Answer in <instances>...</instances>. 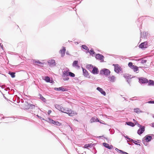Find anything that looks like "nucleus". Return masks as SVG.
<instances>
[{"label":"nucleus","instance_id":"2eb2a0df","mask_svg":"<svg viewBox=\"0 0 154 154\" xmlns=\"http://www.w3.org/2000/svg\"><path fill=\"white\" fill-rule=\"evenodd\" d=\"M54 90L56 91H67L66 89L64 88L63 87H60L59 88H55Z\"/></svg>","mask_w":154,"mask_h":154},{"label":"nucleus","instance_id":"cd10ccee","mask_svg":"<svg viewBox=\"0 0 154 154\" xmlns=\"http://www.w3.org/2000/svg\"><path fill=\"white\" fill-rule=\"evenodd\" d=\"M81 47L83 49H85V50H86L87 51H88L89 50V48L88 47L85 45H82L81 46Z\"/></svg>","mask_w":154,"mask_h":154},{"label":"nucleus","instance_id":"e433bc0d","mask_svg":"<svg viewBox=\"0 0 154 154\" xmlns=\"http://www.w3.org/2000/svg\"><path fill=\"white\" fill-rule=\"evenodd\" d=\"M143 35L144 37H147L148 33L147 32H143Z\"/></svg>","mask_w":154,"mask_h":154},{"label":"nucleus","instance_id":"f257e3e1","mask_svg":"<svg viewBox=\"0 0 154 154\" xmlns=\"http://www.w3.org/2000/svg\"><path fill=\"white\" fill-rule=\"evenodd\" d=\"M55 107L58 110L65 113L67 114L70 116H72L77 115V113L71 109L67 108H63L61 106L59 105H55Z\"/></svg>","mask_w":154,"mask_h":154},{"label":"nucleus","instance_id":"c756f323","mask_svg":"<svg viewBox=\"0 0 154 154\" xmlns=\"http://www.w3.org/2000/svg\"><path fill=\"white\" fill-rule=\"evenodd\" d=\"M45 80L47 82H50V79L49 77L48 76H45Z\"/></svg>","mask_w":154,"mask_h":154},{"label":"nucleus","instance_id":"39448f33","mask_svg":"<svg viewBox=\"0 0 154 154\" xmlns=\"http://www.w3.org/2000/svg\"><path fill=\"white\" fill-rule=\"evenodd\" d=\"M35 106L32 104H29L28 103L26 102L23 104V107L24 109H28L32 108Z\"/></svg>","mask_w":154,"mask_h":154},{"label":"nucleus","instance_id":"49530a36","mask_svg":"<svg viewBox=\"0 0 154 154\" xmlns=\"http://www.w3.org/2000/svg\"><path fill=\"white\" fill-rule=\"evenodd\" d=\"M151 126L152 127H154V122L152 123L151 124Z\"/></svg>","mask_w":154,"mask_h":154},{"label":"nucleus","instance_id":"20e7f679","mask_svg":"<svg viewBox=\"0 0 154 154\" xmlns=\"http://www.w3.org/2000/svg\"><path fill=\"white\" fill-rule=\"evenodd\" d=\"M48 122L50 123H51L54 124L55 125L60 126L61 125V123L57 121H55L50 118H48L47 119V120H45Z\"/></svg>","mask_w":154,"mask_h":154},{"label":"nucleus","instance_id":"b1692460","mask_svg":"<svg viewBox=\"0 0 154 154\" xmlns=\"http://www.w3.org/2000/svg\"><path fill=\"white\" fill-rule=\"evenodd\" d=\"M134 112L137 113H139L142 112V111L139 108H136L134 109Z\"/></svg>","mask_w":154,"mask_h":154},{"label":"nucleus","instance_id":"6e6d98bb","mask_svg":"<svg viewBox=\"0 0 154 154\" xmlns=\"http://www.w3.org/2000/svg\"><path fill=\"white\" fill-rule=\"evenodd\" d=\"M43 120H44V119H43Z\"/></svg>","mask_w":154,"mask_h":154},{"label":"nucleus","instance_id":"aec40b11","mask_svg":"<svg viewBox=\"0 0 154 154\" xmlns=\"http://www.w3.org/2000/svg\"><path fill=\"white\" fill-rule=\"evenodd\" d=\"M97 89L104 96H105L106 95V93L105 92L102 88L100 87H98L97 88Z\"/></svg>","mask_w":154,"mask_h":154},{"label":"nucleus","instance_id":"a878e982","mask_svg":"<svg viewBox=\"0 0 154 154\" xmlns=\"http://www.w3.org/2000/svg\"><path fill=\"white\" fill-rule=\"evenodd\" d=\"M92 72L93 74H97L98 72L97 68H93V69L92 70Z\"/></svg>","mask_w":154,"mask_h":154},{"label":"nucleus","instance_id":"c9c22d12","mask_svg":"<svg viewBox=\"0 0 154 154\" xmlns=\"http://www.w3.org/2000/svg\"><path fill=\"white\" fill-rule=\"evenodd\" d=\"M113 66H114V67H121L118 64H113L112 65Z\"/></svg>","mask_w":154,"mask_h":154},{"label":"nucleus","instance_id":"423d86ee","mask_svg":"<svg viewBox=\"0 0 154 154\" xmlns=\"http://www.w3.org/2000/svg\"><path fill=\"white\" fill-rule=\"evenodd\" d=\"M110 71L106 69H104L100 71V73L101 74H104L105 75H108L110 73Z\"/></svg>","mask_w":154,"mask_h":154},{"label":"nucleus","instance_id":"c85d7f7f","mask_svg":"<svg viewBox=\"0 0 154 154\" xmlns=\"http://www.w3.org/2000/svg\"><path fill=\"white\" fill-rule=\"evenodd\" d=\"M126 123L127 125L132 127H133L135 125L132 122H126Z\"/></svg>","mask_w":154,"mask_h":154},{"label":"nucleus","instance_id":"9d476101","mask_svg":"<svg viewBox=\"0 0 154 154\" xmlns=\"http://www.w3.org/2000/svg\"><path fill=\"white\" fill-rule=\"evenodd\" d=\"M48 63L50 66H54L56 65L55 61L53 59L49 60L48 61Z\"/></svg>","mask_w":154,"mask_h":154},{"label":"nucleus","instance_id":"a211bd4d","mask_svg":"<svg viewBox=\"0 0 154 154\" xmlns=\"http://www.w3.org/2000/svg\"><path fill=\"white\" fill-rule=\"evenodd\" d=\"M90 121L91 123H92L95 122H99V120L96 117H92ZM100 123L101 122H100Z\"/></svg>","mask_w":154,"mask_h":154},{"label":"nucleus","instance_id":"79ce46f5","mask_svg":"<svg viewBox=\"0 0 154 154\" xmlns=\"http://www.w3.org/2000/svg\"><path fill=\"white\" fill-rule=\"evenodd\" d=\"M148 103H153L154 104V101L151 100L148 102Z\"/></svg>","mask_w":154,"mask_h":154},{"label":"nucleus","instance_id":"3c124183","mask_svg":"<svg viewBox=\"0 0 154 154\" xmlns=\"http://www.w3.org/2000/svg\"><path fill=\"white\" fill-rule=\"evenodd\" d=\"M133 120L134 122H135V124L136 125L137 124V122L134 119H133Z\"/></svg>","mask_w":154,"mask_h":154},{"label":"nucleus","instance_id":"473e14b6","mask_svg":"<svg viewBox=\"0 0 154 154\" xmlns=\"http://www.w3.org/2000/svg\"><path fill=\"white\" fill-rule=\"evenodd\" d=\"M149 85H154V81L153 80H150L148 83Z\"/></svg>","mask_w":154,"mask_h":154},{"label":"nucleus","instance_id":"8fccbe9b","mask_svg":"<svg viewBox=\"0 0 154 154\" xmlns=\"http://www.w3.org/2000/svg\"><path fill=\"white\" fill-rule=\"evenodd\" d=\"M132 140L133 141V142L134 143H135L136 144V143H135L136 142H137V141H135V140Z\"/></svg>","mask_w":154,"mask_h":154},{"label":"nucleus","instance_id":"ddd939ff","mask_svg":"<svg viewBox=\"0 0 154 154\" xmlns=\"http://www.w3.org/2000/svg\"><path fill=\"white\" fill-rule=\"evenodd\" d=\"M131 76V75H124V77L126 79L127 81L129 83V82L131 81L132 77Z\"/></svg>","mask_w":154,"mask_h":154},{"label":"nucleus","instance_id":"dca6fc26","mask_svg":"<svg viewBox=\"0 0 154 154\" xmlns=\"http://www.w3.org/2000/svg\"><path fill=\"white\" fill-rule=\"evenodd\" d=\"M103 145L105 147L109 149H111L113 148V146L112 145L109 146V145L106 143H103Z\"/></svg>","mask_w":154,"mask_h":154},{"label":"nucleus","instance_id":"37998d69","mask_svg":"<svg viewBox=\"0 0 154 154\" xmlns=\"http://www.w3.org/2000/svg\"><path fill=\"white\" fill-rule=\"evenodd\" d=\"M51 110H49L48 111V114L49 115L51 113Z\"/></svg>","mask_w":154,"mask_h":154},{"label":"nucleus","instance_id":"6ab92c4d","mask_svg":"<svg viewBox=\"0 0 154 154\" xmlns=\"http://www.w3.org/2000/svg\"><path fill=\"white\" fill-rule=\"evenodd\" d=\"M82 68L84 75L85 77H89V74L88 71L86 69H84V68Z\"/></svg>","mask_w":154,"mask_h":154},{"label":"nucleus","instance_id":"2f4dec72","mask_svg":"<svg viewBox=\"0 0 154 154\" xmlns=\"http://www.w3.org/2000/svg\"><path fill=\"white\" fill-rule=\"evenodd\" d=\"M8 73L11 75L12 78H14L15 77V73L9 72Z\"/></svg>","mask_w":154,"mask_h":154},{"label":"nucleus","instance_id":"9b49d317","mask_svg":"<svg viewBox=\"0 0 154 154\" xmlns=\"http://www.w3.org/2000/svg\"><path fill=\"white\" fill-rule=\"evenodd\" d=\"M139 82L143 83H148V80L145 78L141 77L139 79Z\"/></svg>","mask_w":154,"mask_h":154},{"label":"nucleus","instance_id":"603ef678","mask_svg":"<svg viewBox=\"0 0 154 154\" xmlns=\"http://www.w3.org/2000/svg\"><path fill=\"white\" fill-rule=\"evenodd\" d=\"M115 150L117 151H118L119 150V149L117 148Z\"/></svg>","mask_w":154,"mask_h":154},{"label":"nucleus","instance_id":"72a5a7b5","mask_svg":"<svg viewBox=\"0 0 154 154\" xmlns=\"http://www.w3.org/2000/svg\"><path fill=\"white\" fill-rule=\"evenodd\" d=\"M68 73V75L72 77H74L75 76V74L73 73H72V72H69Z\"/></svg>","mask_w":154,"mask_h":154},{"label":"nucleus","instance_id":"6e6552de","mask_svg":"<svg viewBox=\"0 0 154 154\" xmlns=\"http://www.w3.org/2000/svg\"><path fill=\"white\" fill-rule=\"evenodd\" d=\"M140 48L141 49L146 48L148 47V44L147 42L141 43L139 46Z\"/></svg>","mask_w":154,"mask_h":154},{"label":"nucleus","instance_id":"7ed1b4c3","mask_svg":"<svg viewBox=\"0 0 154 154\" xmlns=\"http://www.w3.org/2000/svg\"><path fill=\"white\" fill-rule=\"evenodd\" d=\"M44 60L40 61L38 60H33V63L35 65H37L40 66H43L46 65V63L44 62Z\"/></svg>","mask_w":154,"mask_h":154},{"label":"nucleus","instance_id":"f3484780","mask_svg":"<svg viewBox=\"0 0 154 154\" xmlns=\"http://www.w3.org/2000/svg\"><path fill=\"white\" fill-rule=\"evenodd\" d=\"M69 70H64L63 72L62 77L63 78H66L69 74Z\"/></svg>","mask_w":154,"mask_h":154},{"label":"nucleus","instance_id":"58836bf2","mask_svg":"<svg viewBox=\"0 0 154 154\" xmlns=\"http://www.w3.org/2000/svg\"><path fill=\"white\" fill-rule=\"evenodd\" d=\"M133 69V71L134 72H136L138 70V68H132Z\"/></svg>","mask_w":154,"mask_h":154},{"label":"nucleus","instance_id":"f03ea898","mask_svg":"<svg viewBox=\"0 0 154 154\" xmlns=\"http://www.w3.org/2000/svg\"><path fill=\"white\" fill-rule=\"evenodd\" d=\"M149 17V16H143L139 18L137 21V23L138 26L139 27V28L140 27H141L142 24V20H144L145 19L148 18Z\"/></svg>","mask_w":154,"mask_h":154},{"label":"nucleus","instance_id":"7c9ffc66","mask_svg":"<svg viewBox=\"0 0 154 154\" xmlns=\"http://www.w3.org/2000/svg\"><path fill=\"white\" fill-rule=\"evenodd\" d=\"M85 67H96V66L92 65L91 64H86Z\"/></svg>","mask_w":154,"mask_h":154},{"label":"nucleus","instance_id":"1a4fd4ad","mask_svg":"<svg viewBox=\"0 0 154 154\" xmlns=\"http://www.w3.org/2000/svg\"><path fill=\"white\" fill-rule=\"evenodd\" d=\"M138 125L140 126V128L137 131V133L138 134L140 135L142 134L145 131V127L140 125L139 124H137Z\"/></svg>","mask_w":154,"mask_h":154},{"label":"nucleus","instance_id":"a18cd8bd","mask_svg":"<svg viewBox=\"0 0 154 154\" xmlns=\"http://www.w3.org/2000/svg\"><path fill=\"white\" fill-rule=\"evenodd\" d=\"M122 153H123V154H128V153H127V152H126L124 151H123Z\"/></svg>","mask_w":154,"mask_h":154},{"label":"nucleus","instance_id":"c03bdc74","mask_svg":"<svg viewBox=\"0 0 154 154\" xmlns=\"http://www.w3.org/2000/svg\"><path fill=\"white\" fill-rule=\"evenodd\" d=\"M118 152H119L120 153H122L123 151H122V150H119V151H118Z\"/></svg>","mask_w":154,"mask_h":154},{"label":"nucleus","instance_id":"ea45409f","mask_svg":"<svg viewBox=\"0 0 154 154\" xmlns=\"http://www.w3.org/2000/svg\"><path fill=\"white\" fill-rule=\"evenodd\" d=\"M146 60H142L141 61V63H144L146 62Z\"/></svg>","mask_w":154,"mask_h":154},{"label":"nucleus","instance_id":"de8ad7c7","mask_svg":"<svg viewBox=\"0 0 154 154\" xmlns=\"http://www.w3.org/2000/svg\"><path fill=\"white\" fill-rule=\"evenodd\" d=\"M142 32H141V30H140V38H141V37H142Z\"/></svg>","mask_w":154,"mask_h":154},{"label":"nucleus","instance_id":"393cba45","mask_svg":"<svg viewBox=\"0 0 154 154\" xmlns=\"http://www.w3.org/2000/svg\"><path fill=\"white\" fill-rule=\"evenodd\" d=\"M78 61L75 60L73 62L72 65L73 66H77V67H80V66L78 65Z\"/></svg>","mask_w":154,"mask_h":154},{"label":"nucleus","instance_id":"4468645a","mask_svg":"<svg viewBox=\"0 0 154 154\" xmlns=\"http://www.w3.org/2000/svg\"><path fill=\"white\" fill-rule=\"evenodd\" d=\"M63 49L60 51V53L61 54V57H63L65 55L66 52V48L65 47H63Z\"/></svg>","mask_w":154,"mask_h":154},{"label":"nucleus","instance_id":"f8f14e48","mask_svg":"<svg viewBox=\"0 0 154 154\" xmlns=\"http://www.w3.org/2000/svg\"><path fill=\"white\" fill-rule=\"evenodd\" d=\"M109 81L111 82H115L116 80L115 77L114 75L110 76L108 78Z\"/></svg>","mask_w":154,"mask_h":154},{"label":"nucleus","instance_id":"5fc2aeb1","mask_svg":"<svg viewBox=\"0 0 154 154\" xmlns=\"http://www.w3.org/2000/svg\"><path fill=\"white\" fill-rule=\"evenodd\" d=\"M153 118H154V115L153 116Z\"/></svg>","mask_w":154,"mask_h":154},{"label":"nucleus","instance_id":"a19ab883","mask_svg":"<svg viewBox=\"0 0 154 154\" xmlns=\"http://www.w3.org/2000/svg\"><path fill=\"white\" fill-rule=\"evenodd\" d=\"M69 79V78L67 77L66 78H64L63 79V80L64 81L66 80H68Z\"/></svg>","mask_w":154,"mask_h":154},{"label":"nucleus","instance_id":"bb28decb","mask_svg":"<svg viewBox=\"0 0 154 154\" xmlns=\"http://www.w3.org/2000/svg\"><path fill=\"white\" fill-rule=\"evenodd\" d=\"M122 68H115V71L117 73H119L122 70Z\"/></svg>","mask_w":154,"mask_h":154},{"label":"nucleus","instance_id":"4be33fe9","mask_svg":"<svg viewBox=\"0 0 154 154\" xmlns=\"http://www.w3.org/2000/svg\"><path fill=\"white\" fill-rule=\"evenodd\" d=\"M86 53H89L90 54L92 55H93V54H95V52L92 48H91L90 51H89V50L88 51H87Z\"/></svg>","mask_w":154,"mask_h":154},{"label":"nucleus","instance_id":"5701e85b","mask_svg":"<svg viewBox=\"0 0 154 154\" xmlns=\"http://www.w3.org/2000/svg\"><path fill=\"white\" fill-rule=\"evenodd\" d=\"M128 66L130 67H138L133 65V63L132 62H129L128 64ZM139 67H144L143 66H140Z\"/></svg>","mask_w":154,"mask_h":154},{"label":"nucleus","instance_id":"4c0bfd02","mask_svg":"<svg viewBox=\"0 0 154 154\" xmlns=\"http://www.w3.org/2000/svg\"><path fill=\"white\" fill-rule=\"evenodd\" d=\"M90 146V145L89 144H86L84 146V148H88Z\"/></svg>","mask_w":154,"mask_h":154},{"label":"nucleus","instance_id":"f704fd0d","mask_svg":"<svg viewBox=\"0 0 154 154\" xmlns=\"http://www.w3.org/2000/svg\"><path fill=\"white\" fill-rule=\"evenodd\" d=\"M40 97L41 99L44 101H45L46 100V99L42 96L41 94H40Z\"/></svg>","mask_w":154,"mask_h":154},{"label":"nucleus","instance_id":"0eeeda50","mask_svg":"<svg viewBox=\"0 0 154 154\" xmlns=\"http://www.w3.org/2000/svg\"><path fill=\"white\" fill-rule=\"evenodd\" d=\"M96 58L100 60L101 62H103L104 61V57L102 54H96L95 56Z\"/></svg>","mask_w":154,"mask_h":154},{"label":"nucleus","instance_id":"09e8293b","mask_svg":"<svg viewBox=\"0 0 154 154\" xmlns=\"http://www.w3.org/2000/svg\"><path fill=\"white\" fill-rule=\"evenodd\" d=\"M0 46L1 47V48H3V45H2V44H1V43H0Z\"/></svg>","mask_w":154,"mask_h":154},{"label":"nucleus","instance_id":"412c9836","mask_svg":"<svg viewBox=\"0 0 154 154\" xmlns=\"http://www.w3.org/2000/svg\"><path fill=\"white\" fill-rule=\"evenodd\" d=\"M145 140L146 142H149L151 140L152 137L151 136L147 135L145 136Z\"/></svg>","mask_w":154,"mask_h":154},{"label":"nucleus","instance_id":"864d4df0","mask_svg":"<svg viewBox=\"0 0 154 154\" xmlns=\"http://www.w3.org/2000/svg\"><path fill=\"white\" fill-rule=\"evenodd\" d=\"M66 54H67V55H69V53H68L67 51V52H66Z\"/></svg>","mask_w":154,"mask_h":154}]
</instances>
